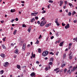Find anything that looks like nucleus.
Segmentation results:
<instances>
[{
    "label": "nucleus",
    "instance_id": "f257e3e1",
    "mask_svg": "<svg viewBox=\"0 0 77 77\" xmlns=\"http://www.w3.org/2000/svg\"><path fill=\"white\" fill-rule=\"evenodd\" d=\"M42 19L43 20L42 21L41 23L40 26L41 27L44 26V25H45V24L47 23V21L45 20V18L44 17H42Z\"/></svg>",
    "mask_w": 77,
    "mask_h": 77
},
{
    "label": "nucleus",
    "instance_id": "f03ea898",
    "mask_svg": "<svg viewBox=\"0 0 77 77\" xmlns=\"http://www.w3.org/2000/svg\"><path fill=\"white\" fill-rule=\"evenodd\" d=\"M49 52L48 51V50H46L43 52L42 55L44 57L46 56H47V55L48 54Z\"/></svg>",
    "mask_w": 77,
    "mask_h": 77
},
{
    "label": "nucleus",
    "instance_id": "7ed1b4c3",
    "mask_svg": "<svg viewBox=\"0 0 77 77\" xmlns=\"http://www.w3.org/2000/svg\"><path fill=\"white\" fill-rule=\"evenodd\" d=\"M30 75L31 77H33L34 76V77H35L36 76V74L34 72H32L30 74Z\"/></svg>",
    "mask_w": 77,
    "mask_h": 77
},
{
    "label": "nucleus",
    "instance_id": "20e7f679",
    "mask_svg": "<svg viewBox=\"0 0 77 77\" xmlns=\"http://www.w3.org/2000/svg\"><path fill=\"white\" fill-rule=\"evenodd\" d=\"M26 44L25 43L23 44L22 47V50H25V49H26Z\"/></svg>",
    "mask_w": 77,
    "mask_h": 77
},
{
    "label": "nucleus",
    "instance_id": "39448f33",
    "mask_svg": "<svg viewBox=\"0 0 77 77\" xmlns=\"http://www.w3.org/2000/svg\"><path fill=\"white\" fill-rule=\"evenodd\" d=\"M8 65H9V63H8V62H7L3 64V65L4 66L6 67L7 66H8Z\"/></svg>",
    "mask_w": 77,
    "mask_h": 77
},
{
    "label": "nucleus",
    "instance_id": "423d86ee",
    "mask_svg": "<svg viewBox=\"0 0 77 77\" xmlns=\"http://www.w3.org/2000/svg\"><path fill=\"white\" fill-rule=\"evenodd\" d=\"M0 56H1V57H3V58H4V57H5V56H6L5 54L3 53L1 54L0 55Z\"/></svg>",
    "mask_w": 77,
    "mask_h": 77
},
{
    "label": "nucleus",
    "instance_id": "0eeeda50",
    "mask_svg": "<svg viewBox=\"0 0 77 77\" xmlns=\"http://www.w3.org/2000/svg\"><path fill=\"white\" fill-rule=\"evenodd\" d=\"M60 35V32H57L56 33V35L57 37H58V36H59Z\"/></svg>",
    "mask_w": 77,
    "mask_h": 77
},
{
    "label": "nucleus",
    "instance_id": "6e6552de",
    "mask_svg": "<svg viewBox=\"0 0 77 77\" xmlns=\"http://www.w3.org/2000/svg\"><path fill=\"white\" fill-rule=\"evenodd\" d=\"M31 29H32V26H30L29 28L28 29H27V31L28 32L30 33V31H31Z\"/></svg>",
    "mask_w": 77,
    "mask_h": 77
},
{
    "label": "nucleus",
    "instance_id": "1a4fd4ad",
    "mask_svg": "<svg viewBox=\"0 0 77 77\" xmlns=\"http://www.w3.org/2000/svg\"><path fill=\"white\" fill-rule=\"evenodd\" d=\"M69 27V23H68L67 25L65 26V29H68Z\"/></svg>",
    "mask_w": 77,
    "mask_h": 77
},
{
    "label": "nucleus",
    "instance_id": "9d476101",
    "mask_svg": "<svg viewBox=\"0 0 77 77\" xmlns=\"http://www.w3.org/2000/svg\"><path fill=\"white\" fill-rule=\"evenodd\" d=\"M63 5V1H60V6H62Z\"/></svg>",
    "mask_w": 77,
    "mask_h": 77
},
{
    "label": "nucleus",
    "instance_id": "9b49d317",
    "mask_svg": "<svg viewBox=\"0 0 77 77\" xmlns=\"http://www.w3.org/2000/svg\"><path fill=\"white\" fill-rule=\"evenodd\" d=\"M34 21H35V18H33L31 20L30 22L31 23H33V22H34Z\"/></svg>",
    "mask_w": 77,
    "mask_h": 77
},
{
    "label": "nucleus",
    "instance_id": "f8f14e48",
    "mask_svg": "<svg viewBox=\"0 0 77 77\" xmlns=\"http://www.w3.org/2000/svg\"><path fill=\"white\" fill-rule=\"evenodd\" d=\"M76 67H74L73 69L71 70L72 71H74L76 69Z\"/></svg>",
    "mask_w": 77,
    "mask_h": 77
},
{
    "label": "nucleus",
    "instance_id": "ddd939ff",
    "mask_svg": "<svg viewBox=\"0 0 77 77\" xmlns=\"http://www.w3.org/2000/svg\"><path fill=\"white\" fill-rule=\"evenodd\" d=\"M15 12V9H11V12L13 13V12Z\"/></svg>",
    "mask_w": 77,
    "mask_h": 77
},
{
    "label": "nucleus",
    "instance_id": "4468645a",
    "mask_svg": "<svg viewBox=\"0 0 77 77\" xmlns=\"http://www.w3.org/2000/svg\"><path fill=\"white\" fill-rule=\"evenodd\" d=\"M17 66L18 69H20L21 68V66L19 65H17Z\"/></svg>",
    "mask_w": 77,
    "mask_h": 77
},
{
    "label": "nucleus",
    "instance_id": "2eb2a0df",
    "mask_svg": "<svg viewBox=\"0 0 77 77\" xmlns=\"http://www.w3.org/2000/svg\"><path fill=\"white\" fill-rule=\"evenodd\" d=\"M3 48L4 49H6V46H5V45H3L2 46Z\"/></svg>",
    "mask_w": 77,
    "mask_h": 77
},
{
    "label": "nucleus",
    "instance_id": "dca6fc26",
    "mask_svg": "<svg viewBox=\"0 0 77 77\" xmlns=\"http://www.w3.org/2000/svg\"><path fill=\"white\" fill-rule=\"evenodd\" d=\"M68 5H69L70 6H72V7H74V6H73V5H72V4L70 3H69Z\"/></svg>",
    "mask_w": 77,
    "mask_h": 77
},
{
    "label": "nucleus",
    "instance_id": "f3484780",
    "mask_svg": "<svg viewBox=\"0 0 77 77\" xmlns=\"http://www.w3.org/2000/svg\"><path fill=\"white\" fill-rule=\"evenodd\" d=\"M63 44V42L60 43L59 45L60 46V47H62Z\"/></svg>",
    "mask_w": 77,
    "mask_h": 77
},
{
    "label": "nucleus",
    "instance_id": "a211bd4d",
    "mask_svg": "<svg viewBox=\"0 0 77 77\" xmlns=\"http://www.w3.org/2000/svg\"><path fill=\"white\" fill-rule=\"evenodd\" d=\"M38 52L39 53H41V48H38Z\"/></svg>",
    "mask_w": 77,
    "mask_h": 77
},
{
    "label": "nucleus",
    "instance_id": "6ab92c4d",
    "mask_svg": "<svg viewBox=\"0 0 77 77\" xmlns=\"http://www.w3.org/2000/svg\"><path fill=\"white\" fill-rule=\"evenodd\" d=\"M4 72V71L2 70L0 71V74H3Z\"/></svg>",
    "mask_w": 77,
    "mask_h": 77
},
{
    "label": "nucleus",
    "instance_id": "aec40b11",
    "mask_svg": "<svg viewBox=\"0 0 77 77\" xmlns=\"http://www.w3.org/2000/svg\"><path fill=\"white\" fill-rule=\"evenodd\" d=\"M14 53H16V54H17V53H18V49H16V50L15 51Z\"/></svg>",
    "mask_w": 77,
    "mask_h": 77
},
{
    "label": "nucleus",
    "instance_id": "412c9836",
    "mask_svg": "<svg viewBox=\"0 0 77 77\" xmlns=\"http://www.w3.org/2000/svg\"><path fill=\"white\" fill-rule=\"evenodd\" d=\"M17 30L16 29L14 31V32H13V34L14 35H15L16 34V33H17Z\"/></svg>",
    "mask_w": 77,
    "mask_h": 77
},
{
    "label": "nucleus",
    "instance_id": "4be33fe9",
    "mask_svg": "<svg viewBox=\"0 0 77 77\" xmlns=\"http://www.w3.org/2000/svg\"><path fill=\"white\" fill-rule=\"evenodd\" d=\"M65 65H66V64H63L61 65V67H62V68H63V67H64V66H65Z\"/></svg>",
    "mask_w": 77,
    "mask_h": 77
},
{
    "label": "nucleus",
    "instance_id": "5701e85b",
    "mask_svg": "<svg viewBox=\"0 0 77 77\" xmlns=\"http://www.w3.org/2000/svg\"><path fill=\"white\" fill-rule=\"evenodd\" d=\"M38 13H32L31 14V15H37V14H38Z\"/></svg>",
    "mask_w": 77,
    "mask_h": 77
},
{
    "label": "nucleus",
    "instance_id": "b1692460",
    "mask_svg": "<svg viewBox=\"0 0 77 77\" xmlns=\"http://www.w3.org/2000/svg\"><path fill=\"white\" fill-rule=\"evenodd\" d=\"M68 16H71V12H69L68 14Z\"/></svg>",
    "mask_w": 77,
    "mask_h": 77
},
{
    "label": "nucleus",
    "instance_id": "393cba45",
    "mask_svg": "<svg viewBox=\"0 0 77 77\" xmlns=\"http://www.w3.org/2000/svg\"><path fill=\"white\" fill-rule=\"evenodd\" d=\"M62 26H65L66 25V24L65 23H63V22L62 23Z\"/></svg>",
    "mask_w": 77,
    "mask_h": 77
},
{
    "label": "nucleus",
    "instance_id": "a878e982",
    "mask_svg": "<svg viewBox=\"0 0 77 77\" xmlns=\"http://www.w3.org/2000/svg\"><path fill=\"white\" fill-rule=\"evenodd\" d=\"M75 14H76V12H75V11H74L72 13V15H74Z\"/></svg>",
    "mask_w": 77,
    "mask_h": 77
},
{
    "label": "nucleus",
    "instance_id": "bb28decb",
    "mask_svg": "<svg viewBox=\"0 0 77 77\" xmlns=\"http://www.w3.org/2000/svg\"><path fill=\"white\" fill-rule=\"evenodd\" d=\"M57 20H58V19H55V23H56L57 22H58Z\"/></svg>",
    "mask_w": 77,
    "mask_h": 77
},
{
    "label": "nucleus",
    "instance_id": "cd10ccee",
    "mask_svg": "<svg viewBox=\"0 0 77 77\" xmlns=\"http://www.w3.org/2000/svg\"><path fill=\"white\" fill-rule=\"evenodd\" d=\"M23 27H26V25L25 24H23L22 25Z\"/></svg>",
    "mask_w": 77,
    "mask_h": 77
},
{
    "label": "nucleus",
    "instance_id": "c85d7f7f",
    "mask_svg": "<svg viewBox=\"0 0 77 77\" xmlns=\"http://www.w3.org/2000/svg\"><path fill=\"white\" fill-rule=\"evenodd\" d=\"M49 3H53V1L51 0H50L48 1Z\"/></svg>",
    "mask_w": 77,
    "mask_h": 77
},
{
    "label": "nucleus",
    "instance_id": "c756f323",
    "mask_svg": "<svg viewBox=\"0 0 77 77\" xmlns=\"http://www.w3.org/2000/svg\"><path fill=\"white\" fill-rule=\"evenodd\" d=\"M72 56H69V58L70 60H71L72 59Z\"/></svg>",
    "mask_w": 77,
    "mask_h": 77
},
{
    "label": "nucleus",
    "instance_id": "7c9ffc66",
    "mask_svg": "<svg viewBox=\"0 0 77 77\" xmlns=\"http://www.w3.org/2000/svg\"><path fill=\"white\" fill-rule=\"evenodd\" d=\"M59 68H57L54 70V71H57V70H59Z\"/></svg>",
    "mask_w": 77,
    "mask_h": 77
},
{
    "label": "nucleus",
    "instance_id": "2f4dec72",
    "mask_svg": "<svg viewBox=\"0 0 77 77\" xmlns=\"http://www.w3.org/2000/svg\"><path fill=\"white\" fill-rule=\"evenodd\" d=\"M67 71V69L66 68H65L64 70V73H66V71Z\"/></svg>",
    "mask_w": 77,
    "mask_h": 77
},
{
    "label": "nucleus",
    "instance_id": "473e14b6",
    "mask_svg": "<svg viewBox=\"0 0 77 77\" xmlns=\"http://www.w3.org/2000/svg\"><path fill=\"white\" fill-rule=\"evenodd\" d=\"M46 12V11H44V10H43V11L42 12V14H45Z\"/></svg>",
    "mask_w": 77,
    "mask_h": 77
},
{
    "label": "nucleus",
    "instance_id": "72a5a7b5",
    "mask_svg": "<svg viewBox=\"0 0 77 77\" xmlns=\"http://www.w3.org/2000/svg\"><path fill=\"white\" fill-rule=\"evenodd\" d=\"M35 44H39V41L37 40Z\"/></svg>",
    "mask_w": 77,
    "mask_h": 77
},
{
    "label": "nucleus",
    "instance_id": "f704fd0d",
    "mask_svg": "<svg viewBox=\"0 0 77 77\" xmlns=\"http://www.w3.org/2000/svg\"><path fill=\"white\" fill-rule=\"evenodd\" d=\"M37 23L38 24H41V22L39 21H37Z\"/></svg>",
    "mask_w": 77,
    "mask_h": 77
},
{
    "label": "nucleus",
    "instance_id": "c9c22d12",
    "mask_svg": "<svg viewBox=\"0 0 77 77\" xmlns=\"http://www.w3.org/2000/svg\"><path fill=\"white\" fill-rule=\"evenodd\" d=\"M57 25L58 26H60V23H58V22H57V23H56Z\"/></svg>",
    "mask_w": 77,
    "mask_h": 77
},
{
    "label": "nucleus",
    "instance_id": "e433bc0d",
    "mask_svg": "<svg viewBox=\"0 0 77 77\" xmlns=\"http://www.w3.org/2000/svg\"><path fill=\"white\" fill-rule=\"evenodd\" d=\"M49 65H53V63L52 62H50L49 63Z\"/></svg>",
    "mask_w": 77,
    "mask_h": 77
},
{
    "label": "nucleus",
    "instance_id": "4c0bfd02",
    "mask_svg": "<svg viewBox=\"0 0 77 77\" xmlns=\"http://www.w3.org/2000/svg\"><path fill=\"white\" fill-rule=\"evenodd\" d=\"M30 46H31V45H30V44H29L27 46V47L28 48H29V47H30Z\"/></svg>",
    "mask_w": 77,
    "mask_h": 77
},
{
    "label": "nucleus",
    "instance_id": "58836bf2",
    "mask_svg": "<svg viewBox=\"0 0 77 77\" xmlns=\"http://www.w3.org/2000/svg\"><path fill=\"white\" fill-rule=\"evenodd\" d=\"M30 54V53L28 52L27 54V55H26V56H29V54Z\"/></svg>",
    "mask_w": 77,
    "mask_h": 77
},
{
    "label": "nucleus",
    "instance_id": "ea45409f",
    "mask_svg": "<svg viewBox=\"0 0 77 77\" xmlns=\"http://www.w3.org/2000/svg\"><path fill=\"white\" fill-rule=\"evenodd\" d=\"M50 54H52V55H54V53L52 52L50 53Z\"/></svg>",
    "mask_w": 77,
    "mask_h": 77
},
{
    "label": "nucleus",
    "instance_id": "a19ab883",
    "mask_svg": "<svg viewBox=\"0 0 77 77\" xmlns=\"http://www.w3.org/2000/svg\"><path fill=\"white\" fill-rule=\"evenodd\" d=\"M42 38V36H41V35H40L39 37L38 38V39H41Z\"/></svg>",
    "mask_w": 77,
    "mask_h": 77
},
{
    "label": "nucleus",
    "instance_id": "79ce46f5",
    "mask_svg": "<svg viewBox=\"0 0 77 77\" xmlns=\"http://www.w3.org/2000/svg\"><path fill=\"white\" fill-rule=\"evenodd\" d=\"M77 20H75L73 21V23H77Z\"/></svg>",
    "mask_w": 77,
    "mask_h": 77
},
{
    "label": "nucleus",
    "instance_id": "37998d69",
    "mask_svg": "<svg viewBox=\"0 0 77 77\" xmlns=\"http://www.w3.org/2000/svg\"><path fill=\"white\" fill-rule=\"evenodd\" d=\"M53 60H53V57H52V58H51V61H53Z\"/></svg>",
    "mask_w": 77,
    "mask_h": 77
},
{
    "label": "nucleus",
    "instance_id": "c03bdc74",
    "mask_svg": "<svg viewBox=\"0 0 77 77\" xmlns=\"http://www.w3.org/2000/svg\"><path fill=\"white\" fill-rule=\"evenodd\" d=\"M15 20L16 21H18V18H16Z\"/></svg>",
    "mask_w": 77,
    "mask_h": 77
},
{
    "label": "nucleus",
    "instance_id": "a18cd8bd",
    "mask_svg": "<svg viewBox=\"0 0 77 77\" xmlns=\"http://www.w3.org/2000/svg\"><path fill=\"white\" fill-rule=\"evenodd\" d=\"M48 67H46L45 68L46 71H48Z\"/></svg>",
    "mask_w": 77,
    "mask_h": 77
},
{
    "label": "nucleus",
    "instance_id": "49530a36",
    "mask_svg": "<svg viewBox=\"0 0 77 77\" xmlns=\"http://www.w3.org/2000/svg\"><path fill=\"white\" fill-rule=\"evenodd\" d=\"M72 45V44L70 43L69 44V47H71V46Z\"/></svg>",
    "mask_w": 77,
    "mask_h": 77
},
{
    "label": "nucleus",
    "instance_id": "de8ad7c7",
    "mask_svg": "<svg viewBox=\"0 0 77 77\" xmlns=\"http://www.w3.org/2000/svg\"><path fill=\"white\" fill-rule=\"evenodd\" d=\"M35 20H38V17H35Z\"/></svg>",
    "mask_w": 77,
    "mask_h": 77
},
{
    "label": "nucleus",
    "instance_id": "09e8293b",
    "mask_svg": "<svg viewBox=\"0 0 77 77\" xmlns=\"http://www.w3.org/2000/svg\"><path fill=\"white\" fill-rule=\"evenodd\" d=\"M49 26V24H47L46 25V27H48Z\"/></svg>",
    "mask_w": 77,
    "mask_h": 77
},
{
    "label": "nucleus",
    "instance_id": "8fccbe9b",
    "mask_svg": "<svg viewBox=\"0 0 77 77\" xmlns=\"http://www.w3.org/2000/svg\"><path fill=\"white\" fill-rule=\"evenodd\" d=\"M59 71H60V70H58L56 72V74H57L58 72H59Z\"/></svg>",
    "mask_w": 77,
    "mask_h": 77
},
{
    "label": "nucleus",
    "instance_id": "3c124183",
    "mask_svg": "<svg viewBox=\"0 0 77 77\" xmlns=\"http://www.w3.org/2000/svg\"><path fill=\"white\" fill-rule=\"evenodd\" d=\"M54 38V36H52V37H51V39H53Z\"/></svg>",
    "mask_w": 77,
    "mask_h": 77
},
{
    "label": "nucleus",
    "instance_id": "603ef678",
    "mask_svg": "<svg viewBox=\"0 0 77 77\" xmlns=\"http://www.w3.org/2000/svg\"><path fill=\"white\" fill-rule=\"evenodd\" d=\"M33 58H35V54H34L33 55Z\"/></svg>",
    "mask_w": 77,
    "mask_h": 77
},
{
    "label": "nucleus",
    "instance_id": "864d4df0",
    "mask_svg": "<svg viewBox=\"0 0 77 77\" xmlns=\"http://www.w3.org/2000/svg\"><path fill=\"white\" fill-rule=\"evenodd\" d=\"M68 50V48H66V50H65V51H67Z\"/></svg>",
    "mask_w": 77,
    "mask_h": 77
},
{
    "label": "nucleus",
    "instance_id": "5fc2aeb1",
    "mask_svg": "<svg viewBox=\"0 0 77 77\" xmlns=\"http://www.w3.org/2000/svg\"><path fill=\"white\" fill-rule=\"evenodd\" d=\"M0 22L1 23H4V21L1 20Z\"/></svg>",
    "mask_w": 77,
    "mask_h": 77
},
{
    "label": "nucleus",
    "instance_id": "6e6d98bb",
    "mask_svg": "<svg viewBox=\"0 0 77 77\" xmlns=\"http://www.w3.org/2000/svg\"><path fill=\"white\" fill-rule=\"evenodd\" d=\"M21 3H25V2L24 1H22L21 2Z\"/></svg>",
    "mask_w": 77,
    "mask_h": 77
},
{
    "label": "nucleus",
    "instance_id": "4d7b16f0",
    "mask_svg": "<svg viewBox=\"0 0 77 77\" xmlns=\"http://www.w3.org/2000/svg\"><path fill=\"white\" fill-rule=\"evenodd\" d=\"M66 54H65L64 55H63V57H66Z\"/></svg>",
    "mask_w": 77,
    "mask_h": 77
},
{
    "label": "nucleus",
    "instance_id": "13d9d810",
    "mask_svg": "<svg viewBox=\"0 0 77 77\" xmlns=\"http://www.w3.org/2000/svg\"><path fill=\"white\" fill-rule=\"evenodd\" d=\"M2 39L4 42H5L6 41V40L5 38H3Z\"/></svg>",
    "mask_w": 77,
    "mask_h": 77
},
{
    "label": "nucleus",
    "instance_id": "bf43d9fd",
    "mask_svg": "<svg viewBox=\"0 0 77 77\" xmlns=\"http://www.w3.org/2000/svg\"><path fill=\"white\" fill-rule=\"evenodd\" d=\"M45 60H47V59H48V58H47V57H46L45 58Z\"/></svg>",
    "mask_w": 77,
    "mask_h": 77
},
{
    "label": "nucleus",
    "instance_id": "052dcab7",
    "mask_svg": "<svg viewBox=\"0 0 77 77\" xmlns=\"http://www.w3.org/2000/svg\"><path fill=\"white\" fill-rule=\"evenodd\" d=\"M71 20H72V19L71 18H70L69 19V22H70L71 21Z\"/></svg>",
    "mask_w": 77,
    "mask_h": 77
},
{
    "label": "nucleus",
    "instance_id": "680f3d73",
    "mask_svg": "<svg viewBox=\"0 0 77 77\" xmlns=\"http://www.w3.org/2000/svg\"><path fill=\"white\" fill-rule=\"evenodd\" d=\"M66 12H68V9H66Z\"/></svg>",
    "mask_w": 77,
    "mask_h": 77
},
{
    "label": "nucleus",
    "instance_id": "e2e57ef3",
    "mask_svg": "<svg viewBox=\"0 0 77 77\" xmlns=\"http://www.w3.org/2000/svg\"><path fill=\"white\" fill-rule=\"evenodd\" d=\"M11 46H14V44L13 43H11Z\"/></svg>",
    "mask_w": 77,
    "mask_h": 77
},
{
    "label": "nucleus",
    "instance_id": "0e129e2a",
    "mask_svg": "<svg viewBox=\"0 0 77 77\" xmlns=\"http://www.w3.org/2000/svg\"><path fill=\"white\" fill-rule=\"evenodd\" d=\"M14 20H15V19L12 20L11 21V22L12 23V22H13V21H14Z\"/></svg>",
    "mask_w": 77,
    "mask_h": 77
},
{
    "label": "nucleus",
    "instance_id": "69168bd1",
    "mask_svg": "<svg viewBox=\"0 0 77 77\" xmlns=\"http://www.w3.org/2000/svg\"><path fill=\"white\" fill-rule=\"evenodd\" d=\"M48 67L49 69H50V65H48Z\"/></svg>",
    "mask_w": 77,
    "mask_h": 77
},
{
    "label": "nucleus",
    "instance_id": "338daca9",
    "mask_svg": "<svg viewBox=\"0 0 77 77\" xmlns=\"http://www.w3.org/2000/svg\"><path fill=\"white\" fill-rule=\"evenodd\" d=\"M36 63H39V61H37L36 62Z\"/></svg>",
    "mask_w": 77,
    "mask_h": 77
},
{
    "label": "nucleus",
    "instance_id": "774afa93",
    "mask_svg": "<svg viewBox=\"0 0 77 77\" xmlns=\"http://www.w3.org/2000/svg\"><path fill=\"white\" fill-rule=\"evenodd\" d=\"M69 71H70V69H69L68 70L67 72H69Z\"/></svg>",
    "mask_w": 77,
    "mask_h": 77
}]
</instances>
